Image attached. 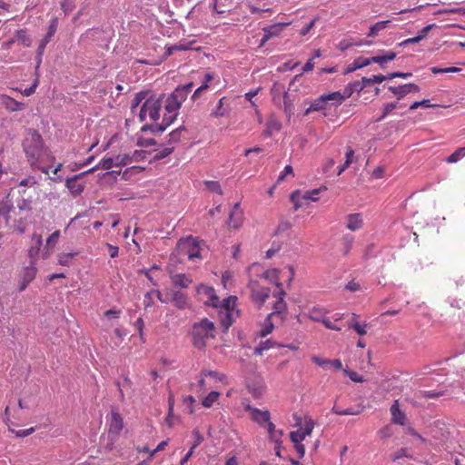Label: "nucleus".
<instances>
[{"label":"nucleus","mask_w":465,"mask_h":465,"mask_svg":"<svg viewBox=\"0 0 465 465\" xmlns=\"http://www.w3.org/2000/svg\"><path fill=\"white\" fill-rule=\"evenodd\" d=\"M23 147L30 165L33 168L41 170L44 173H48L49 169L47 167H40L38 165L41 160L49 156V151L45 146L41 135L36 131L28 134L24 140Z\"/></svg>","instance_id":"obj_1"},{"label":"nucleus","mask_w":465,"mask_h":465,"mask_svg":"<svg viewBox=\"0 0 465 465\" xmlns=\"http://www.w3.org/2000/svg\"><path fill=\"white\" fill-rule=\"evenodd\" d=\"M215 326L213 322L207 318L194 322L192 326L191 336L192 342L198 350H203L206 347L207 341L214 338Z\"/></svg>","instance_id":"obj_2"},{"label":"nucleus","mask_w":465,"mask_h":465,"mask_svg":"<svg viewBox=\"0 0 465 465\" xmlns=\"http://www.w3.org/2000/svg\"><path fill=\"white\" fill-rule=\"evenodd\" d=\"M342 104L341 93L332 92L330 94H324L315 99L309 108L304 112L305 115H308L312 112H322L326 115V111L331 109V105H341Z\"/></svg>","instance_id":"obj_3"},{"label":"nucleus","mask_w":465,"mask_h":465,"mask_svg":"<svg viewBox=\"0 0 465 465\" xmlns=\"http://www.w3.org/2000/svg\"><path fill=\"white\" fill-rule=\"evenodd\" d=\"M162 108V97L151 94L142 104L138 118L140 122L146 121L147 118L155 122L160 117Z\"/></svg>","instance_id":"obj_4"},{"label":"nucleus","mask_w":465,"mask_h":465,"mask_svg":"<svg viewBox=\"0 0 465 465\" xmlns=\"http://www.w3.org/2000/svg\"><path fill=\"white\" fill-rule=\"evenodd\" d=\"M236 300L235 296H229L219 302L217 309H220L221 323L224 330L229 329L234 322L235 315L238 314V311L235 310Z\"/></svg>","instance_id":"obj_5"},{"label":"nucleus","mask_w":465,"mask_h":465,"mask_svg":"<svg viewBox=\"0 0 465 465\" xmlns=\"http://www.w3.org/2000/svg\"><path fill=\"white\" fill-rule=\"evenodd\" d=\"M176 251L179 255L186 256L190 261L201 258L200 242L192 236L181 239L177 242Z\"/></svg>","instance_id":"obj_6"},{"label":"nucleus","mask_w":465,"mask_h":465,"mask_svg":"<svg viewBox=\"0 0 465 465\" xmlns=\"http://www.w3.org/2000/svg\"><path fill=\"white\" fill-rule=\"evenodd\" d=\"M248 288L251 292L250 297L252 302L261 308L270 297V288L262 287L258 282L253 280L249 282Z\"/></svg>","instance_id":"obj_7"},{"label":"nucleus","mask_w":465,"mask_h":465,"mask_svg":"<svg viewBox=\"0 0 465 465\" xmlns=\"http://www.w3.org/2000/svg\"><path fill=\"white\" fill-rule=\"evenodd\" d=\"M196 294L205 305L219 307L220 299L213 287L201 283L196 287Z\"/></svg>","instance_id":"obj_8"},{"label":"nucleus","mask_w":465,"mask_h":465,"mask_svg":"<svg viewBox=\"0 0 465 465\" xmlns=\"http://www.w3.org/2000/svg\"><path fill=\"white\" fill-rule=\"evenodd\" d=\"M318 193H319V190L318 189H314V190H312V191H307L303 194H301L300 192H293L291 194V201L294 204V209L298 210L304 203H309L310 201H312V202L317 201Z\"/></svg>","instance_id":"obj_9"},{"label":"nucleus","mask_w":465,"mask_h":465,"mask_svg":"<svg viewBox=\"0 0 465 465\" xmlns=\"http://www.w3.org/2000/svg\"><path fill=\"white\" fill-rule=\"evenodd\" d=\"M178 114L173 112L165 111L163 118V122L159 124H151V125H143L141 130L143 132L150 130L154 134H162L166 130V128L171 125L173 121L176 119Z\"/></svg>","instance_id":"obj_10"},{"label":"nucleus","mask_w":465,"mask_h":465,"mask_svg":"<svg viewBox=\"0 0 465 465\" xmlns=\"http://www.w3.org/2000/svg\"><path fill=\"white\" fill-rule=\"evenodd\" d=\"M244 410L250 412L251 419L261 427L265 425L271 420V413L269 411H262L258 408L247 404Z\"/></svg>","instance_id":"obj_11"},{"label":"nucleus","mask_w":465,"mask_h":465,"mask_svg":"<svg viewBox=\"0 0 465 465\" xmlns=\"http://www.w3.org/2000/svg\"><path fill=\"white\" fill-rule=\"evenodd\" d=\"M313 428H314V421L312 419L305 420L302 427H301L299 430H297L295 431H292L290 433L291 440L293 443L302 442L305 439L306 436L311 435Z\"/></svg>","instance_id":"obj_12"},{"label":"nucleus","mask_w":465,"mask_h":465,"mask_svg":"<svg viewBox=\"0 0 465 465\" xmlns=\"http://www.w3.org/2000/svg\"><path fill=\"white\" fill-rule=\"evenodd\" d=\"M58 26L57 18H53L49 24L48 31L45 36L41 40L37 48V55L39 57L38 64L41 63V57L44 54L46 45L50 42L51 38L54 35Z\"/></svg>","instance_id":"obj_13"},{"label":"nucleus","mask_w":465,"mask_h":465,"mask_svg":"<svg viewBox=\"0 0 465 465\" xmlns=\"http://www.w3.org/2000/svg\"><path fill=\"white\" fill-rule=\"evenodd\" d=\"M37 269L35 267V261H31L30 265L26 266L21 276L19 284V291L23 292L28 284L35 278Z\"/></svg>","instance_id":"obj_14"},{"label":"nucleus","mask_w":465,"mask_h":465,"mask_svg":"<svg viewBox=\"0 0 465 465\" xmlns=\"http://www.w3.org/2000/svg\"><path fill=\"white\" fill-rule=\"evenodd\" d=\"M85 173H82L66 179L65 185L72 194L79 195L83 193L84 189V183L80 182V179Z\"/></svg>","instance_id":"obj_15"},{"label":"nucleus","mask_w":465,"mask_h":465,"mask_svg":"<svg viewBox=\"0 0 465 465\" xmlns=\"http://www.w3.org/2000/svg\"><path fill=\"white\" fill-rule=\"evenodd\" d=\"M391 91L399 100L402 99L405 95L410 93H417L420 91V87L415 84H406L399 86H388Z\"/></svg>","instance_id":"obj_16"},{"label":"nucleus","mask_w":465,"mask_h":465,"mask_svg":"<svg viewBox=\"0 0 465 465\" xmlns=\"http://www.w3.org/2000/svg\"><path fill=\"white\" fill-rule=\"evenodd\" d=\"M124 428V420L121 415L116 411L111 412L109 421V435L117 436Z\"/></svg>","instance_id":"obj_17"},{"label":"nucleus","mask_w":465,"mask_h":465,"mask_svg":"<svg viewBox=\"0 0 465 465\" xmlns=\"http://www.w3.org/2000/svg\"><path fill=\"white\" fill-rule=\"evenodd\" d=\"M391 421L394 424L404 425L407 420L406 414L400 409L399 401L395 400L390 408Z\"/></svg>","instance_id":"obj_18"},{"label":"nucleus","mask_w":465,"mask_h":465,"mask_svg":"<svg viewBox=\"0 0 465 465\" xmlns=\"http://www.w3.org/2000/svg\"><path fill=\"white\" fill-rule=\"evenodd\" d=\"M285 294H286V292L282 289H281L278 292H276L274 294V296L277 298V300L273 304V311L271 313H269L270 316L274 317V316L282 314V312H284L286 311L287 304L283 299Z\"/></svg>","instance_id":"obj_19"},{"label":"nucleus","mask_w":465,"mask_h":465,"mask_svg":"<svg viewBox=\"0 0 465 465\" xmlns=\"http://www.w3.org/2000/svg\"><path fill=\"white\" fill-rule=\"evenodd\" d=\"M193 86V83H188L183 85H179L175 88V90L171 94L172 96L177 98V101L183 104L188 97L189 94L192 91Z\"/></svg>","instance_id":"obj_20"},{"label":"nucleus","mask_w":465,"mask_h":465,"mask_svg":"<svg viewBox=\"0 0 465 465\" xmlns=\"http://www.w3.org/2000/svg\"><path fill=\"white\" fill-rule=\"evenodd\" d=\"M0 103L5 109L11 112L20 111L25 106L23 103L17 102L14 98L7 95H2L0 97Z\"/></svg>","instance_id":"obj_21"},{"label":"nucleus","mask_w":465,"mask_h":465,"mask_svg":"<svg viewBox=\"0 0 465 465\" xmlns=\"http://www.w3.org/2000/svg\"><path fill=\"white\" fill-rule=\"evenodd\" d=\"M363 224L362 216L359 213H351L347 216V225L346 227L354 232L361 228Z\"/></svg>","instance_id":"obj_22"},{"label":"nucleus","mask_w":465,"mask_h":465,"mask_svg":"<svg viewBox=\"0 0 465 465\" xmlns=\"http://www.w3.org/2000/svg\"><path fill=\"white\" fill-rule=\"evenodd\" d=\"M173 302L180 310L189 307L188 296L181 291H174L173 292Z\"/></svg>","instance_id":"obj_23"},{"label":"nucleus","mask_w":465,"mask_h":465,"mask_svg":"<svg viewBox=\"0 0 465 465\" xmlns=\"http://www.w3.org/2000/svg\"><path fill=\"white\" fill-rule=\"evenodd\" d=\"M171 281L174 286L188 288L193 282V279L184 273H176L171 275Z\"/></svg>","instance_id":"obj_24"},{"label":"nucleus","mask_w":465,"mask_h":465,"mask_svg":"<svg viewBox=\"0 0 465 465\" xmlns=\"http://www.w3.org/2000/svg\"><path fill=\"white\" fill-rule=\"evenodd\" d=\"M365 88V84H362L360 81H354L352 83H350L343 90V93L341 94L342 102L351 97L354 92L360 93Z\"/></svg>","instance_id":"obj_25"},{"label":"nucleus","mask_w":465,"mask_h":465,"mask_svg":"<svg viewBox=\"0 0 465 465\" xmlns=\"http://www.w3.org/2000/svg\"><path fill=\"white\" fill-rule=\"evenodd\" d=\"M327 313L328 311L326 309L319 306H314L309 311L308 316L313 322H322Z\"/></svg>","instance_id":"obj_26"},{"label":"nucleus","mask_w":465,"mask_h":465,"mask_svg":"<svg viewBox=\"0 0 465 465\" xmlns=\"http://www.w3.org/2000/svg\"><path fill=\"white\" fill-rule=\"evenodd\" d=\"M32 241H34L35 242V245L32 246L29 251H28V254L31 258V261H35V259L38 256L39 254V252H40V248L43 244V239H42V236L40 234H34L32 236Z\"/></svg>","instance_id":"obj_27"},{"label":"nucleus","mask_w":465,"mask_h":465,"mask_svg":"<svg viewBox=\"0 0 465 465\" xmlns=\"http://www.w3.org/2000/svg\"><path fill=\"white\" fill-rule=\"evenodd\" d=\"M289 25L290 23H277L270 26H266L262 30L263 33L268 34V35H270L271 38H272L274 36H278L281 34V32Z\"/></svg>","instance_id":"obj_28"},{"label":"nucleus","mask_w":465,"mask_h":465,"mask_svg":"<svg viewBox=\"0 0 465 465\" xmlns=\"http://www.w3.org/2000/svg\"><path fill=\"white\" fill-rule=\"evenodd\" d=\"M242 221V212L237 210H232L229 214L228 225L231 228L236 229L238 228Z\"/></svg>","instance_id":"obj_29"},{"label":"nucleus","mask_w":465,"mask_h":465,"mask_svg":"<svg viewBox=\"0 0 465 465\" xmlns=\"http://www.w3.org/2000/svg\"><path fill=\"white\" fill-rule=\"evenodd\" d=\"M396 55H397L396 53L390 51V52H387L383 55L372 56V57L369 58L370 64L371 63H375V64H379L382 66L385 63L394 60Z\"/></svg>","instance_id":"obj_30"},{"label":"nucleus","mask_w":465,"mask_h":465,"mask_svg":"<svg viewBox=\"0 0 465 465\" xmlns=\"http://www.w3.org/2000/svg\"><path fill=\"white\" fill-rule=\"evenodd\" d=\"M113 166H115L114 164V157H106L103 158L94 167L89 169L86 173H94L95 170H109Z\"/></svg>","instance_id":"obj_31"},{"label":"nucleus","mask_w":465,"mask_h":465,"mask_svg":"<svg viewBox=\"0 0 465 465\" xmlns=\"http://www.w3.org/2000/svg\"><path fill=\"white\" fill-rule=\"evenodd\" d=\"M225 100H226L225 97H223L219 100L215 108L212 112V115L215 116V117H222L228 114L230 108H229V105H226V106L224 105Z\"/></svg>","instance_id":"obj_32"},{"label":"nucleus","mask_w":465,"mask_h":465,"mask_svg":"<svg viewBox=\"0 0 465 465\" xmlns=\"http://www.w3.org/2000/svg\"><path fill=\"white\" fill-rule=\"evenodd\" d=\"M182 104L177 101V98H174L171 94L168 95L165 101L164 110L167 112H173L177 113L179 112V109L181 108Z\"/></svg>","instance_id":"obj_33"},{"label":"nucleus","mask_w":465,"mask_h":465,"mask_svg":"<svg viewBox=\"0 0 465 465\" xmlns=\"http://www.w3.org/2000/svg\"><path fill=\"white\" fill-rule=\"evenodd\" d=\"M354 242V236L352 234H344L341 238V245L343 255H347Z\"/></svg>","instance_id":"obj_34"},{"label":"nucleus","mask_w":465,"mask_h":465,"mask_svg":"<svg viewBox=\"0 0 465 465\" xmlns=\"http://www.w3.org/2000/svg\"><path fill=\"white\" fill-rule=\"evenodd\" d=\"M370 64L369 58L366 57H358L356 58L353 63L346 69V73H351L357 69L363 68L365 66H368Z\"/></svg>","instance_id":"obj_35"},{"label":"nucleus","mask_w":465,"mask_h":465,"mask_svg":"<svg viewBox=\"0 0 465 465\" xmlns=\"http://www.w3.org/2000/svg\"><path fill=\"white\" fill-rule=\"evenodd\" d=\"M272 316H270V314H268L266 319L264 320L260 331L261 337H266L273 331L274 326L272 322Z\"/></svg>","instance_id":"obj_36"},{"label":"nucleus","mask_w":465,"mask_h":465,"mask_svg":"<svg viewBox=\"0 0 465 465\" xmlns=\"http://www.w3.org/2000/svg\"><path fill=\"white\" fill-rule=\"evenodd\" d=\"M173 149H174L173 146H166L160 150H156L154 152L153 155L152 156L150 162L151 161H159V160L165 158L166 156H168L169 154H171L173 152Z\"/></svg>","instance_id":"obj_37"},{"label":"nucleus","mask_w":465,"mask_h":465,"mask_svg":"<svg viewBox=\"0 0 465 465\" xmlns=\"http://www.w3.org/2000/svg\"><path fill=\"white\" fill-rule=\"evenodd\" d=\"M185 132H186V129L184 126H180V127L176 128L175 130H173V132H171L168 135L169 136L168 143L169 144L177 143L181 140L183 134Z\"/></svg>","instance_id":"obj_38"},{"label":"nucleus","mask_w":465,"mask_h":465,"mask_svg":"<svg viewBox=\"0 0 465 465\" xmlns=\"http://www.w3.org/2000/svg\"><path fill=\"white\" fill-rule=\"evenodd\" d=\"M390 23H391L390 20L377 22L376 24L372 25L370 27V30H369V33L367 34V35L368 36H375V35H377L378 33L380 31L385 29Z\"/></svg>","instance_id":"obj_39"},{"label":"nucleus","mask_w":465,"mask_h":465,"mask_svg":"<svg viewBox=\"0 0 465 465\" xmlns=\"http://www.w3.org/2000/svg\"><path fill=\"white\" fill-rule=\"evenodd\" d=\"M402 458H407V459H411V460L413 459V455H412V453L411 452V450L408 448H401V449H399L391 456V460L396 462V461H399Z\"/></svg>","instance_id":"obj_40"},{"label":"nucleus","mask_w":465,"mask_h":465,"mask_svg":"<svg viewBox=\"0 0 465 465\" xmlns=\"http://www.w3.org/2000/svg\"><path fill=\"white\" fill-rule=\"evenodd\" d=\"M147 95L148 93L146 92H139L135 94L131 104V110L133 113H134L139 105L148 98Z\"/></svg>","instance_id":"obj_41"},{"label":"nucleus","mask_w":465,"mask_h":465,"mask_svg":"<svg viewBox=\"0 0 465 465\" xmlns=\"http://www.w3.org/2000/svg\"><path fill=\"white\" fill-rule=\"evenodd\" d=\"M77 254V252H62L58 255V263L62 266H70L72 259Z\"/></svg>","instance_id":"obj_42"},{"label":"nucleus","mask_w":465,"mask_h":465,"mask_svg":"<svg viewBox=\"0 0 465 465\" xmlns=\"http://www.w3.org/2000/svg\"><path fill=\"white\" fill-rule=\"evenodd\" d=\"M132 385H133V382L128 376L124 377V381L122 383H120L119 381L116 382V386L118 387V390H119V396H120L121 401H124V390L132 389Z\"/></svg>","instance_id":"obj_43"},{"label":"nucleus","mask_w":465,"mask_h":465,"mask_svg":"<svg viewBox=\"0 0 465 465\" xmlns=\"http://www.w3.org/2000/svg\"><path fill=\"white\" fill-rule=\"evenodd\" d=\"M149 154H151V153L145 150H134L133 153H129L131 163L143 161Z\"/></svg>","instance_id":"obj_44"},{"label":"nucleus","mask_w":465,"mask_h":465,"mask_svg":"<svg viewBox=\"0 0 465 465\" xmlns=\"http://www.w3.org/2000/svg\"><path fill=\"white\" fill-rule=\"evenodd\" d=\"M220 397V392L211 391L206 397L203 398L202 405L204 408H211Z\"/></svg>","instance_id":"obj_45"},{"label":"nucleus","mask_w":465,"mask_h":465,"mask_svg":"<svg viewBox=\"0 0 465 465\" xmlns=\"http://www.w3.org/2000/svg\"><path fill=\"white\" fill-rule=\"evenodd\" d=\"M367 326L366 322H348L349 329H352L356 331L357 334L363 336L367 333Z\"/></svg>","instance_id":"obj_46"},{"label":"nucleus","mask_w":465,"mask_h":465,"mask_svg":"<svg viewBox=\"0 0 465 465\" xmlns=\"http://www.w3.org/2000/svg\"><path fill=\"white\" fill-rule=\"evenodd\" d=\"M465 156V147L458 148L454 153H452L448 158L447 163H455L459 162L462 157Z\"/></svg>","instance_id":"obj_47"},{"label":"nucleus","mask_w":465,"mask_h":465,"mask_svg":"<svg viewBox=\"0 0 465 465\" xmlns=\"http://www.w3.org/2000/svg\"><path fill=\"white\" fill-rule=\"evenodd\" d=\"M15 40L21 42L25 46H30L31 39L25 30H18L15 32Z\"/></svg>","instance_id":"obj_48"},{"label":"nucleus","mask_w":465,"mask_h":465,"mask_svg":"<svg viewBox=\"0 0 465 465\" xmlns=\"http://www.w3.org/2000/svg\"><path fill=\"white\" fill-rule=\"evenodd\" d=\"M131 163L129 153L118 154L114 157L115 166H124Z\"/></svg>","instance_id":"obj_49"},{"label":"nucleus","mask_w":465,"mask_h":465,"mask_svg":"<svg viewBox=\"0 0 465 465\" xmlns=\"http://www.w3.org/2000/svg\"><path fill=\"white\" fill-rule=\"evenodd\" d=\"M202 375L213 378L222 382L224 381L226 379V376L223 373H221V372H218L215 371L204 370L202 371Z\"/></svg>","instance_id":"obj_50"},{"label":"nucleus","mask_w":465,"mask_h":465,"mask_svg":"<svg viewBox=\"0 0 465 465\" xmlns=\"http://www.w3.org/2000/svg\"><path fill=\"white\" fill-rule=\"evenodd\" d=\"M398 105H399L398 103H389V104H384L382 114L376 121L380 122V121H382L383 119H385L387 117V115L389 114H391V112L392 110H394L398 107Z\"/></svg>","instance_id":"obj_51"},{"label":"nucleus","mask_w":465,"mask_h":465,"mask_svg":"<svg viewBox=\"0 0 465 465\" xmlns=\"http://www.w3.org/2000/svg\"><path fill=\"white\" fill-rule=\"evenodd\" d=\"M60 237V232L54 231L46 240L45 249H52L55 246Z\"/></svg>","instance_id":"obj_52"},{"label":"nucleus","mask_w":465,"mask_h":465,"mask_svg":"<svg viewBox=\"0 0 465 465\" xmlns=\"http://www.w3.org/2000/svg\"><path fill=\"white\" fill-rule=\"evenodd\" d=\"M361 82L362 84H365V87H367L372 84L382 83V78L381 77V74H378L373 75L372 77H362Z\"/></svg>","instance_id":"obj_53"},{"label":"nucleus","mask_w":465,"mask_h":465,"mask_svg":"<svg viewBox=\"0 0 465 465\" xmlns=\"http://www.w3.org/2000/svg\"><path fill=\"white\" fill-rule=\"evenodd\" d=\"M249 391L252 394L253 397L259 398L263 394V386L262 384L258 385H249L248 386Z\"/></svg>","instance_id":"obj_54"},{"label":"nucleus","mask_w":465,"mask_h":465,"mask_svg":"<svg viewBox=\"0 0 465 465\" xmlns=\"http://www.w3.org/2000/svg\"><path fill=\"white\" fill-rule=\"evenodd\" d=\"M193 436L194 440H193V443L191 448L193 450H195L203 441V436L201 434V432L197 429H194L193 430Z\"/></svg>","instance_id":"obj_55"},{"label":"nucleus","mask_w":465,"mask_h":465,"mask_svg":"<svg viewBox=\"0 0 465 465\" xmlns=\"http://www.w3.org/2000/svg\"><path fill=\"white\" fill-rule=\"evenodd\" d=\"M363 410H364V406H362L361 404H359L355 407L344 409L343 413L345 415H359L363 411Z\"/></svg>","instance_id":"obj_56"},{"label":"nucleus","mask_w":465,"mask_h":465,"mask_svg":"<svg viewBox=\"0 0 465 465\" xmlns=\"http://www.w3.org/2000/svg\"><path fill=\"white\" fill-rule=\"evenodd\" d=\"M283 432L282 430H276L273 433H271L269 436L270 440L273 441L275 444L280 445L282 443V437Z\"/></svg>","instance_id":"obj_57"},{"label":"nucleus","mask_w":465,"mask_h":465,"mask_svg":"<svg viewBox=\"0 0 465 465\" xmlns=\"http://www.w3.org/2000/svg\"><path fill=\"white\" fill-rule=\"evenodd\" d=\"M426 107V108H430V107H432L433 105L430 104V101L429 99H424L422 101H419V102H414L411 106H410V109L411 110H415L419 107Z\"/></svg>","instance_id":"obj_58"},{"label":"nucleus","mask_w":465,"mask_h":465,"mask_svg":"<svg viewBox=\"0 0 465 465\" xmlns=\"http://www.w3.org/2000/svg\"><path fill=\"white\" fill-rule=\"evenodd\" d=\"M381 439H387L392 435V430L390 425H386L378 431Z\"/></svg>","instance_id":"obj_59"},{"label":"nucleus","mask_w":465,"mask_h":465,"mask_svg":"<svg viewBox=\"0 0 465 465\" xmlns=\"http://www.w3.org/2000/svg\"><path fill=\"white\" fill-rule=\"evenodd\" d=\"M206 183V187L212 191V192H214V193H217L219 194H222V189H221V186L219 184L218 182H215V181H208L205 183Z\"/></svg>","instance_id":"obj_60"},{"label":"nucleus","mask_w":465,"mask_h":465,"mask_svg":"<svg viewBox=\"0 0 465 465\" xmlns=\"http://www.w3.org/2000/svg\"><path fill=\"white\" fill-rule=\"evenodd\" d=\"M155 143L156 142L153 138H142L137 141V145L141 147H149L154 145Z\"/></svg>","instance_id":"obj_61"},{"label":"nucleus","mask_w":465,"mask_h":465,"mask_svg":"<svg viewBox=\"0 0 465 465\" xmlns=\"http://www.w3.org/2000/svg\"><path fill=\"white\" fill-rule=\"evenodd\" d=\"M344 373L352 381L355 382H362L363 379L362 377L356 371H350L348 370H344Z\"/></svg>","instance_id":"obj_62"},{"label":"nucleus","mask_w":465,"mask_h":465,"mask_svg":"<svg viewBox=\"0 0 465 465\" xmlns=\"http://www.w3.org/2000/svg\"><path fill=\"white\" fill-rule=\"evenodd\" d=\"M209 88V84H201L193 94L192 100L196 101L200 95Z\"/></svg>","instance_id":"obj_63"},{"label":"nucleus","mask_w":465,"mask_h":465,"mask_svg":"<svg viewBox=\"0 0 465 465\" xmlns=\"http://www.w3.org/2000/svg\"><path fill=\"white\" fill-rule=\"evenodd\" d=\"M293 172L292 167L291 165H286L284 169L281 172L278 176L277 182L280 183L283 181L288 174H292Z\"/></svg>","instance_id":"obj_64"}]
</instances>
